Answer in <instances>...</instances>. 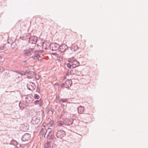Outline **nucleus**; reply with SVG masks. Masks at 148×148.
<instances>
[{"mask_svg": "<svg viewBox=\"0 0 148 148\" xmlns=\"http://www.w3.org/2000/svg\"><path fill=\"white\" fill-rule=\"evenodd\" d=\"M48 47L52 51H56L59 50L60 45L57 43L53 42L50 44Z\"/></svg>", "mask_w": 148, "mask_h": 148, "instance_id": "nucleus-1", "label": "nucleus"}, {"mask_svg": "<svg viewBox=\"0 0 148 148\" xmlns=\"http://www.w3.org/2000/svg\"><path fill=\"white\" fill-rule=\"evenodd\" d=\"M34 50V48H30L25 49L24 51V56H29L32 55V53Z\"/></svg>", "mask_w": 148, "mask_h": 148, "instance_id": "nucleus-2", "label": "nucleus"}, {"mask_svg": "<svg viewBox=\"0 0 148 148\" xmlns=\"http://www.w3.org/2000/svg\"><path fill=\"white\" fill-rule=\"evenodd\" d=\"M34 100L33 98V96L32 94H30L27 95L25 98V103L27 104H30Z\"/></svg>", "mask_w": 148, "mask_h": 148, "instance_id": "nucleus-3", "label": "nucleus"}, {"mask_svg": "<svg viewBox=\"0 0 148 148\" xmlns=\"http://www.w3.org/2000/svg\"><path fill=\"white\" fill-rule=\"evenodd\" d=\"M56 136L58 138H62L65 135V132L63 130H59L56 133Z\"/></svg>", "mask_w": 148, "mask_h": 148, "instance_id": "nucleus-4", "label": "nucleus"}, {"mask_svg": "<svg viewBox=\"0 0 148 148\" xmlns=\"http://www.w3.org/2000/svg\"><path fill=\"white\" fill-rule=\"evenodd\" d=\"M28 89L29 90H32L35 89L36 86L34 83L32 82H29L27 85Z\"/></svg>", "mask_w": 148, "mask_h": 148, "instance_id": "nucleus-5", "label": "nucleus"}, {"mask_svg": "<svg viewBox=\"0 0 148 148\" xmlns=\"http://www.w3.org/2000/svg\"><path fill=\"white\" fill-rule=\"evenodd\" d=\"M31 138L30 135L28 133H26L22 136L21 139L23 141H26L30 140Z\"/></svg>", "mask_w": 148, "mask_h": 148, "instance_id": "nucleus-6", "label": "nucleus"}, {"mask_svg": "<svg viewBox=\"0 0 148 148\" xmlns=\"http://www.w3.org/2000/svg\"><path fill=\"white\" fill-rule=\"evenodd\" d=\"M68 47L65 44H62L60 45L59 50L61 52H64L68 49Z\"/></svg>", "mask_w": 148, "mask_h": 148, "instance_id": "nucleus-7", "label": "nucleus"}, {"mask_svg": "<svg viewBox=\"0 0 148 148\" xmlns=\"http://www.w3.org/2000/svg\"><path fill=\"white\" fill-rule=\"evenodd\" d=\"M73 119L66 118L65 119V124L67 125H71L73 123Z\"/></svg>", "mask_w": 148, "mask_h": 148, "instance_id": "nucleus-8", "label": "nucleus"}, {"mask_svg": "<svg viewBox=\"0 0 148 148\" xmlns=\"http://www.w3.org/2000/svg\"><path fill=\"white\" fill-rule=\"evenodd\" d=\"M37 37L36 36H31L29 38V42L31 44H35L37 42Z\"/></svg>", "mask_w": 148, "mask_h": 148, "instance_id": "nucleus-9", "label": "nucleus"}, {"mask_svg": "<svg viewBox=\"0 0 148 148\" xmlns=\"http://www.w3.org/2000/svg\"><path fill=\"white\" fill-rule=\"evenodd\" d=\"M91 117L90 114H83L82 118L84 122H88L89 121Z\"/></svg>", "mask_w": 148, "mask_h": 148, "instance_id": "nucleus-10", "label": "nucleus"}, {"mask_svg": "<svg viewBox=\"0 0 148 148\" xmlns=\"http://www.w3.org/2000/svg\"><path fill=\"white\" fill-rule=\"evenodd\" d=\"M40 121V118L38 116H34L32 120V122L33 124H37Z\"/></svg>", "mask_w": 148, "mask_h": 148, "instance_id": "nucleus-11", "label": "nucleus"}, {"mask_svg": "<svg viewBox=\"0 0 148 148\" xmlns=\"http://www.w3.org/2000/svg\"><path fill=\"white\" fill-rule=\"evenodd\" d=\"M34 104L35 105H39V107H41L43 105L42 99L41 98L39 100H36L34 102Z\"/></svg>", "mask_w": 148, "mask_h": 148, "instance_id": "nucleus-12", "label": "nucleus"}, {"mask_svg": "<svg viewBox=\"0 0 148 148\" xmlns=\"http://www.w3.org/2000/svg\"><path fill=\"white\" fill-rule=\"evenodd\" d=\"M65 87L66 88H69L71 87L72 84V81L70 79H68L65 82Z\"/></svg>", "mask_w": 148, "mask_h": 148, "instance_id": "nucleus-13", "label": "nucleus"}, {"mask_svg": "<svg viewBox=\"0 0 148 148\" xmlns=\"http://www.w3.org/2000/svg\"><path fill=\"white\" fill-rule=\"evenodd\" d=\"M70 49L72 51H76L78 50L79 47L75 43L72 45L70 47Z\"/></svg>", "mask_w": 148, "mask_h": 148, "instance_id": "nucleus-14", "label": "nucleus"}, {"mask_svg": "<svg viewBox=\"0 0 148 148\" xmlns=\"http://www.w3.org/2000/svg\"><path fill=\"white\" fill-rule=\"evenodd\" d=\"M84 107L80 106L78 107L77 111L78 113L81 114L84 111Z\"/></svg>", "mask_w": 148, "mask_h": 148, "instance_id": "nucleus-15", "label": "nucleus"}, {"mask_svg": "<svg viewBox=\"0 0 148 148\" xmlns=\"http://www.w3.org/2000/svg\"><path fill=\"white\" fill-rule=\"evenodd\" d=\"M51 143L50 141H48L47 142L45 143L44 144V147L45 148H51Z\"/></svg>", "mask_w": 148, "mask_h": 148, "instance_id": "nucleus-16", "label": "nucleus"}, {"mask_svg": "<svg viewBox=\"0 0 148 148\" xmlns=\"http://www.w3.org/2000/svg\"><path fill=\"white\" fill-rule=\"evenodd\" d=\"M43 43V42H42V40H38L37 39V42L36 43L38 46H42Z\"/></svg>", "mask_w": 148, "mask_h": 148, "instance_id": "nucleus-17", "label": "nucleus"}, {"mask_svg": "<svg viewBox=\"0 0 148 148\" xmlns=\"http://www.w3.org/2000/svg\"><path fill=\"white\" fill-rule=\"evenodd\" d=\"M51 131V128H49L47 130V132L45 135V137L46 136L47 137L49 136V135Z\"/></svg>", "mask_w": 148, "mask_h": 148, "instance_id": "nucleus-18", "label": "nucleus"}, {"mask_svg": "<svg viewBox=\"0 0 148 148\" xmlns=\"http://www.w3.org/2000/svg\"><path fill=\"white\" fill-rule=\"evenodd\" d=\"M49 45H50L48 43H47V44L43 42L42 46V48L45 49H47V46H48L49 45Z\"/></svg>", "mask_w": 148, "mask_h": 148, "instance_id": "nucleus-19", "label": "nucleus"}, {"mask_svg": "<svg viewBox=\"0 0 148 148\" xmlns=\"http://www.w3.org/2000/svg\"><path fill=\"white\" fill-rule=\"evenodd\" d=\"M19 106L20 108L21 109H24L26 107H27V106L25 104H23L22 103H21L20 102L19 104Z\"/></svg>", "mask_w": 148, "mask_h": 148, "instance_id": "nucleus-20", "label": "nucleus"}, {"mask_svg": "<svg viewBox=\"0 0 148 148\" xmlns=\"http://www.w3.org/2000/svg\"><path fill=\"white\" fill-rule=\"evenodd\" d=\"M72 63H73L76 66H79V62L76 60H75L72 61Z\"/></svg>", "mask_w": 148, "mask_h": 148, "instance_id": "nucleus-21", "label": "nucleus"}, {"mask_svg": "<svg viewBox=\"0 0 148 148\" xmlns=\"http://www.w3.org/2000/svg\"><path fill=\"white\" fill-rule=\"evenodd\" d=\"M68 99L66 98L64 99H61L59 101V102H62L63 103H66L68 101Z\"/></svg>", "mask_w": 148, "mask_h": 148, "instance_id": "nucleus-22", "label": "nucleus"}, {"mask_svg": "<svg viewBox=\"0 0 148 148\" xmlns=\"http://www.w3.org/2000/svg\"><path fill=\"white\" fill-rule=\"evenodd\" d=\"M64 124H65V120L64 122L62 121H59L58 122V124L59 126H62Z\"/></svg>", "mask_w": 148, "mask_h": 148, "instance_id": "nucleus-23", "label": "nucleus"}, {"mask_svg": "<svg viewBox=\"0 0 148 148\" xmlns=\"http://www.w3.org/2000/svg\"><path fill=\"white\" fill-rule=\"evenodd\" d=\"M16 73H18L19 74H20L22 75H25L26 74V72H24L23 71H20L19 72H18V71L16 72Z\"/></svg>", "mask_w": 148, "mask_h": 148, "instance_id": "nucleus-24", "label": "nucleus"}, {"mask_svg": "<svg viewBox=\"0 0 148 148\" xmlns=\"http://www.w3.org/2000/svg\"><path fill=\"white\" fill-rule=\"evenodd\" d=\"M34 97V99H38L40 98V96L37 94H35Z\"/></svg>", "mask_w": 148, "mask_h": 148, "instance_id": "nucleus-25", "label": "nucleus"}, {"mask_svg": "<svg viewBox=\"0 0 148 148\" xmlns=\"http://www.w3.org/2000/svg\"><path fill=\"white\" fill-rule=\"evenodd\" d=\"M28 127L27 126H24V127L22 126V130L23 131H27L28 130Z\"/></svg>", "mask_w": 148, "mask_h": 148, "instance_id": "nucleus-26", "label": "nucleus"}, {"mask_svg": "<svg viewBox=\"0 0 148 148\" xmlns=\"http://www.w3.org/2000/svg\"><path fill=\"white\" fill-rule=\"evenodd\" d=\"M44 129L43 128H42L41 129V130L40 132V135L41 136H42L43 135L44 133Z\"/></svg>", "mask_w": 148, "mask_h": 148, "instance_id": "nucleus-27", "label": "nucleus"}, {"mask_svg": "<svg viewBox=\"0 0 148 148\" xmlns=\"http://www.w3.org/2000/svg\"><path fill=\"white\" fill-rule=\"evenodd\" d=\"M16 46V45L15 43L12 42L11 44V46L12 48V49H14L15 48Z\"/></svg>", "mask_w": 148, "mask_h": 148, "instance_id": "nucleus-28", "label": "nucleus"}, {"mask_svg": "<svg viewBox=\"0 0 148 148\" xmlns=\"http://www.w3.org/2000/svg\"><path fill=\"white\" fill-rule=\"evenodd\" d=\"M44 52V50H41L40 51H35L34 53H42Z\"/></svg>", "mask_w": 148, "mask_h": 148, "instance_id": "nucleus-29", "label": "nucleus"}, {"mask_svg": "<svg viewBox=\"0 0 148 148\" xmlns=\"http://www.w3.org/2000/svg\"><path fill=\"white\" fill-rule=\"evenodd\" d=\"M6 48V47H5V45H3L0 46V50H3Z\"/></svg>", "mask_w": 148, "mask_h": 148, "instance_id": "nucleus-30", "label": "nucleus"}, {"mask_svg": "<svg viewBox=\"0 0 148 148\" xmlns=\"http://www.w3.org/2000/svg\"><path fill=\"white\" fill-rule=\"evenodd\" d=\"M5 70V68L3 67L0 66V71L1 73H3Z\"/></svg>", "mask_w": 148, "mask_h": 148, "instance_id": "nucleus-31", "label": "nucleus"}, {"mask_svg": "<svg viewBox=\"0 0 148 148\" xmlns=\"http://www.w3.org/2000/svg\"><path fill=\"white\" fill-rule=\"evenodd\" d=\"M37 54H35L34 56H32V58L34 60L35 59V58H37L38 57V56H39V54L38 53H36Z\"/></svg>", "mask_w": 148, "mask_h": 148, "instance_id": "nucleus-32", "label": "nucleus"}, {"mask_svg": "<svg viewBox=\"0 0 148 148\" xmlns=\"http://www.w3.org/2000/svg\"><path fill=\"white\" fill-rule=\"evenodd\" d=\"M26 73H28L30 75H35V73L33 71H29L28 72H26Z\"/></svg>", "mask_w": 148, "mask_h": 148, "instance_id": "nucleus-33", "label": "nucleus"}, {"mask_svg": "<svg viewBox=\"0 0 148 148\" xmlns=\"http://www.w3.org/2000/svg\"><path fill=\"white\" fill-rule=\"evenodd\" d=\"M69 72H70V73H71L72 74V73L71 71H70V70L68 69V70L67 71L66 73V76L69 75Z\"/></svg>", "mask_w": 148, "mask_h": 148, "instance_id": "nucleus-34", "label": "nucleus"}, {"mask_svg": "<svg viewBox=\"0 0 148 148\" xmlns=\"http://www.w3.org/2000/svg\"><path fill=\"white\" fill-rule=\"evenodd\" d=\"M36 92L38 93H40V89L38 87V85L37 86Z\"/></svg>", "mask_w": 148, "mask_h": 148, "instance_id": "nucleus-35", "label": "nucleus"}, {"mask_svg": "<svg viewBox=\"0 0 148 148\" xmlns=\"http://www.w3.org/2000/svg\"><path fill=\"white\" fill-rule=\"evenodd\" d=\"M11 143L12 144H14V145H16L17 143V141H16L15 140H12L11 142Z\"/></svg>", "mask_w": 148, "mask_h": 148, "instance_id": "nucleus-36", "label": "nucleus"}, {"mask_svg": "<svg viewBox=\"0 0 148 148\" xmlns=\"http://www.w3.org/2000/svg\"><path fill=\"white\" fill-rule=\"evenodd\" d=\"M20 39H21L23 40H25L27 39V37L24 36H22L21 37H20Z\"/></svg>", "mask_w": 148, "mask_h": 148, "instance_id": "nucleus-37", "label": "nucleus"}, {"mask_svg": "<svg viewBox=\"0 0 148 148\" xmlns=\"http://www.w3.org/2000/svg\"><path fill=\"white\" fill-rule=\"evenodd\" d=\"M54 138V134H52L49 137V138L50 139L52 140Z\"/></svg>", "mask_w": 148, "mask_h": 148, "instance_id": "nucleus-38", "label": "nucleus"}, {"mask_svg": "<svg viewBox=\"0 0 148 148\" xmlns=\"http://www.w3.org/2000/svg\"><path fill=\"white\" fill-rule=\"evenodd\" d=\"M67 67L69 68H71V66H72V65H71V64L70 63H68L67 64Z\"/></svg>", "mask_w": 148, "mask_h": 148, "instance_id": "nucleus-39", "label": "nucleus"}, {"mask_svg": "<svg viewBox=\"0 0 148 148\" xmlns=\"http://www.w3.org/2000/svg\"><path fill=\"white\" fill-rule=\"evenodd\" d=\"M35 78L37 80H38L39 78V76L37 74H35Z\"/></svg>", "mask_w": 148, "mask_h": 148, "instance_id": "nucleus-40", "label": "nucleus"}, {"mask_svg": "<svg viewBox=\"0 0 148 148\" xmlns=\"http://www.w3.org/2000/svg\"><path fill=\"white\" fill-rule=\"evenodd\" d=\"M56 99L58 100H59V98H60V97H59V96L58 95H56Z\"/></svg>", "mask_w": 148, "mask_h": 148, "instance_id": "nucleus-41", "label": "nucleus"}, {"mask_svg": "<svg viewBox=\"0 0 148 148\" xmlns=\"http://www.w3.org/2000/svg\"><path fill=\"white\" fill-rule=\"evenodd\" d=\"M37 58L38 60H41L42 58V57L41 56L39 55V56H38V57Z\"/></svg>", "mask_w": 148, "mask_h": 148, "instance_id": "nucleus-42", "label": "nucleus"}, {"mask_svg": "<svg viewBox=\"0 0 148 148\" xmlns=\"http://www.w3.org/2000/svg\"><path fill=\"white\" fill-rule=\"evenodd\" d=\"M19 147H20V148H24V145H23L21 144H20V145L19 146Z\"/></svg>", "mask_w": 148, "mask_h": 148, "instance_id": "nucleus-43", "label": "nucleus"}, {"mask_svg": "<svg viewBox=\"0 0 148 148\" xmlns=\"http://www.w3.org/2000/svg\"><path fill=\"white\" fill-rule=\"evenodd\" d=\"M64 86L65 87V83H62L61 84V87L63 88Z\"/></svg>", "mask_w": 148, "mask_h": 148, "instance_id": "nucleus-44", "label": "nucleus"}, {"mask_svg": "<svg viewBox=\"0 0 148 148\" xmlns=\"http://www.w3.org/2000/svg\"><path fill=\"white\" fill-rule=\"evenodd\" d=\"M72 66L73 68H75L76 67V66L73 63H72Z\"/></svg>", "mask_w": 148, "mask_h": 148, "instance_id": "nucleus-45", "label": "nucleus"}, {"mask_svg": "<svg viewBox=\"0 0 148 148\" xmlns=\"http://www.w3.org/2000/svg\"><path fill=\"white\" fill-rule=\"evenodd\" d=\"M27 61L26 60H24L23 61V62L25 64H27Z\"/></svg>", "mask_w": 148, "mask_h": 148, "instance_id": "nucleus-46", "label": "nucleus"}, {"mask_svg": "<svg viewBox=\"0 0 148 148\" xmlns=\"http://www.w3.org/2000/svg\"><path fill=\"white\" fill-rule=\"evenodd\" d=\"M27 78H28L29 79H31V76H28L27 77Z\"/></svg>", "mask_w": 148, "mask_h": 148, "instance_id": "nucleus-47", "label": "nucleus"}, {"mask_svg": "<svg viewBox=\"0 0 148 148\" xmlns=\"http://www.w3.org/2000/svg\"><path fill=\"white\" fill-rule=\"evenodd\" d=\"M2 58V57L1 56H0V60H1Z\"/></svg>", "mask_w": 148, "mask_h": 148, "instance_id": "nucleus-48", "label": "nucleus"}, {"mask_svg": "<svg viewBox=\"0 0 148 148\" xmlns=\"http://www.w3.org/2000/svg\"><path fill=\"white\" fill-rule=\"evenodd\" d=\"M14 148H19L18 147H16Z\"/></svg>", "mask_w": 148, "mask_h": 148, "instance_id": "nucleus-49", "label": "nucleus"}, {"mask_svg": "<svg viewBox=\"0 0 148 148\" xmlns=\"http://www.w3.org/2000/svg\"><path fill=\"white\" fill-rule=\"evenodd\" d=\"M69 62H70V63H71V62H72V60H71V61H69Z\"/></svg>", "mask_w": 148, "mask_h": 148, "instance_id": "nucleus-50", "label": "nucleus"}, {"mask_svg": "<svg viewBox=\"0 0 148 148\" xmlns=\"http://www.w3.org/2000/svg\"><path fill=\"white\" fill-rule=\"evenodd\" d=\"M62 106H64V104H63V105L62 104Z\"/></svg>", "mask_w": 148, "mask_h": 148, "instance_id": "nucleus-51", "label": "nucleus"}, {"mask_svg": "<svg viewBox=\"0 0 148 148\" xmlns=\"http://www.w3.org/2000/svg\"><path fill=\"white\" fill-rule=\"evenodd\" d=\"M14 72H16H16H17V71H15Z\"/></svg>", "mask_w": 148, "mask_h": 148, "instance_id": "nucleus-52", "label": "nucleus"}, {"mask_svg": "<svg viewBox=\"0 0 148 148\" xmlns=\"http://www.w3.org/2000/svg\"><path fill=\"white\" fill-rule=\"evenodd\" d=\"M53 133L54 134V132H53Z\"/></svg>", "mask_w": 148, "mask_h": 148, "instance_id": "nucleus-53", "label": "nucleus"}, {"mask_svg": "<svg viewBox=\"0 0 148 148\" xmlns=\"http://www.w3.org/2000/svg\"><path fill=\"white\" fill-rule=\"evenodd\" d=\"M51 122H52V123H53V122H52V121H51Z\"/></svg>", "mask_w": 148, "mask_h": 148, "instance_id": "nucleus-54", "label": "nucleus"}, {"mask_svg": "<svg viewBox=\"0 0 148 148\" xmlns=\"http://www.w3.org/2000/svg\"><path fill=\"white\" fill-rule=\"evenodd\" d=\"M54 53H53V54H54Z\"/></svg>", "mask_w": 148, "mask_h": 148, "instance_id": "nucleus-55", "label": "nucleus"}]
</instances>
